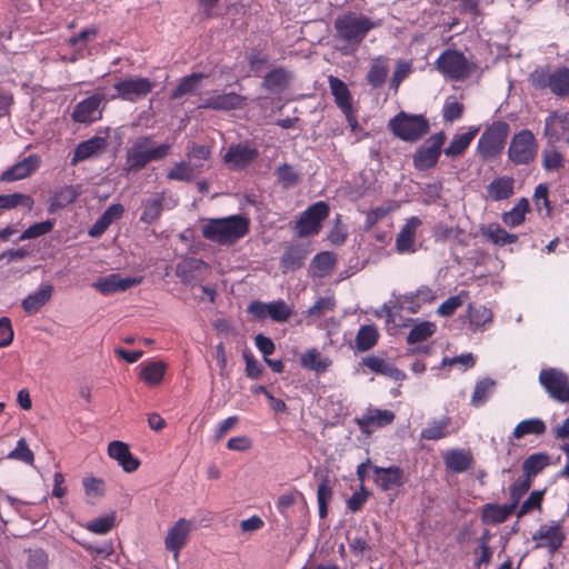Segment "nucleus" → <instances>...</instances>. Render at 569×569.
<instances>
[{
	"label": "nucleus",
	"mask_w": 569,
	"mask_h": 569,
	"mask_svg": "<svg viewBox=\"0 0 569 569\" xmlns=\"http://www.w3.org/2000/svg\"><path fill=\"white\" fill-rule=\"evenodd\" d=\"M550 457L546 452H537L528 456L522 462L523 476L532 479L539 475L548 465Z\"/></svg>",
	"instance_id": "obj_40"
},
{
	"label": "nucleus",
	"mask_w": 569,
	"mask_h": 569,
	"mask_svg": "<svg viewBox=\"0 0 569 569\" xmlns=\"http://www.w3.org/2000/svg\"><path fill=\"white\" fill-rule=\"evenodd\" d=\"M247 104V97L236 92H228L209 97L201 104L203 109L231 111L242 109Z\"/></svg>",
	"instance_id": "obj_24"
},
{
	"label": "nucleus",
	"mask_w": 569,
	"mask_h": 569,
	"mask_svg": "<svg viewBox=\"0 0 569 569\" xmlns=\"http://www.w3.org/2000/svg\"><path fill=\"white\" fill-rule=\"evenodd\" d=\"M116 93L111 100L120 99L131 103L144 99L154 88V82L146 77H128L113 84Z\"/></svg>",
	"instance_id": "obj_10"
},
{
	"label": "nucleus",
	"mask_w": 569,
	"mask_h": 569,
	"mask_svg": "<svg viewBox=\"0 0 569 569\" xmlns=\"http://www.w3.org/2000/svg\"><path fill=\"white\" fill-rule=\"evenodd\" d=\"M291 73L284 67H277L267 72L262 80V88L271 94H281L290 86Z\"/></svg>",
	"instance_id": "obj_26"
},
{
	"label": "nucleus",
	"mask_w": 569,
	"mask_h": 569,
	"mask_svg": "<svg viewBox=\"0 0 569 569\" xmlns=\"http://www.w3.org/2000/svg\"><path fill=\"white\" fill-rule=\"evenodd\" d=\"M52 291V284H42L36 292L28 295L22 300V309L28 313H34L39 311L50 300Z\"/></svg>",
	"instance_id": "obj_33"
},
{
	"label": "nucleus",
	"mask_w": 569,
	"mask_h": 569,
	"mask_svg": "<svg viewBox=\"0 0 569 569\" xmlns=\"http://www.w3.org/2000/svg\"><path fill=\"white\" fill-rule=\"evenodd\" d=\"M546 432V423L540 418H530L520 421L513 429L512 437L521 439L528 435L540 436Z\"/></svg>",
	"instance_id": "obj_45"
},
{
	"label": "nucleus",
	"mask_w": 569,
	"mask_h": 569,
	"mask_svg": "<svg viewBox=\"0 0 569 569\" xmlns=\"http://www.w3.org/2000/svg\"><path fill=\"white\" fill-rule=\"evenodd\" d=\"M483 234L497 246L511 244L518 241L517 234L509 233L499 224H490Z\"/></svg>",
	"instance_id": "obj_50"
},
{
	"label": "nucleus",
	"mask_w": 569,
	"mask_h": 569,
	"mask_svg": "<svg viewBox=\"0 0 569 569\" xmlns=\"http://www.w3.org/2000/svg\"><path fill=\"white\" fill-rule=\"evenodd\" d=\"M377 27V23L371 21L368 17L348 12L338 16L335 20V28L339 37L348 42H361L367 33Z\"/></svg>",
	"instance_id": "obj_7"
},
{
	"label": "nucleus",
	"mask_w": 569,
	"mask_h": 569,
	"mask_svg": "<svg viewBox=\"0 0 569 569\" xmlns=\"http://www.w3.org/2000/svg\"><path fill=\"white\" fill-rule=\"evenodd\" d=\"M308 256V251L298 244H291L286 248L282 257H281V268L287 270H297L300 269L306 261Z\"/></svg>",
	"instance_id": "obj_39"
},
{
	"label": "nucleus",
	"mask_w": 569,
	"mask_h": 569,
	"mask_svg": "<svg viewBox=\"0 0 569 569\" xmlns=\"http://www.w3.org/2000/svg\"><path fill=\"white\" fill-rule=\"evenodd\" d=\"M204 73L196 72L190 76L182 78L178 84V87L171 92L170 99L178 100L186 94L193 93L199 82L204 78Z\"/></svg>",
	"instance_id": "obj_48"
},
{
	"label": "nucleus",
	"mask_w": 569,
	"mask_h": 569,
	"mask_svg": "<svg viewBox=\"0 0 569 569\" xmlns=\"http://www.w3.org/2000/svg\"><path fill=\"white\" fill-rule=\"evenodd\" d=\"M373 482L381 491H389L402 487L407 477L399 466L372 467Z\"/></svg>",
	"instance_id": "obj_17"
},
{
	"label": "nucleus",
	"mask_w": 569,
	"mask_h": 569,
	"mask_svg": "<svg viewBox=\"0 0 569 569\" xmlns=\"http://www.w3.org/2000/svg\"><path fill=\"white\" fill-rule=\"evenodd\" d=\"M478 131V128H470L468 132L456 134L449 146L445 148V154L450 158L462 156L477 136Z\"/></svg>",
	"instance_id": "obj_38"
},
{
	"label": "nucleus",
	"mask_w": 569,
	"mask_h": 569,
	"mask_svg": "<svg viewBox=\"0 0 569 569\" xmlns=\"http://www.w3.org/2000/svg\"><path fill=\"white\" fill-rule=\"evenodd\" d=\"M509 130L507 122L495 121L482 132L477 144V151L481 159L491 160L502 152Z\"/></svg>",
	"instance_id": "obj_6"
},
{
	"label": "nucleus",
	"mask_w": 569,
	"mask_h": 569,
	"mask_svg": "<svg viewBox=\"0 0 569 569\" xmlns=\"http://www.w3.org/2000/svg\"><path fill=\"white\" fill-rule=\"evenodd\" d=\"M451 418L442 417L440 420H432L421 430L420 437L426 440H439L449 435Z\"/></svg>",
	"instance_id": "obj_42"
},
{
	"label": "nucleus",
	"mask_w": 569,
	"mask_h": 569,
	"mask_svg": "<svg viewBox=\"0 0 569 569\" xmlns=\"http://www.w3.org/2000/svg\"><path fill=\"white\" fill-rule=\"evenodd\" d=\"M329 87L336 104L343 112L352 108V97L348 86L339 78L330 76Z\"/></svg>",
	"instance_id": "obj_36"
},
{
	"label": "nucleus",
	"mask_w": 569,
	"mask_h": 569,
	"mask_svg": "<svg viewBox=\"0 0 569 569\" xmlns=\"http://www.w3.org/2000/svg\"><path fill=\"white\" fill-rule=\"evenodd\" d=\"M167 370L168 365L162 360L142 362L140 365L139 378L148 387H157L162 383Z\"/></svg>",
	"instance_id": "obj_30"
},
{
	"label": "nucleus",
	"mask_w": 569,
	"mask_h": 569,
	"mask_svg": "<svg viewBox=\"0 0 569 569\" xmlns=\"http://www.w3.org/2000/svg\"><path fill=\"white\" fill-rule=\"evenodd\" d=\"M152 136H142L136 139L126 153V170L138 172L152 161H160L167 157L171 149L170 143L153 147Z\"/></svg>",
	"instance_id": "obj_3"
},
{
	"label": "nucleus",
	"mask_w": 569,
	"mask_h": 569,
	"mask_svg": "<svg viewBox=\"0 0 569 569\" xmlns=\"http://www.w3.org/2000/svg\"><path fill=\"white\" fill-rule=\"evenodd\" d=\"M33 204L34 201L29 194L19 192L0 194V209L9 210L17 207H23L30 211L33 208Z\"/></svg>",
	"instance_id": "obj_49"
},
{
	"label": "nucleus",
	"mask_w": 569,
	"mask_h": 569,
	"mask_svg": "<svg viewBox=\"0 0 569 569\" xmlns=\"http://www.w3.org/2000/svg\"><path fill=\"white\" fill-rule=\"evenodd\" d=\"M465 107L457 100L448 99L442 108V118L447 122L459 120L463 114Z\"/></svg>",
	"instance_id": "obj_64"
},
{
	"label": "nucleus",
	"mask_w": 569,
	"mask_h": 569,
	"mask_svg": "<svg viewBox=\"0 0 569 569\" xmlns=\"http://www.w3.org/2000/svg\"><path fill=\"white\" fill-rule=\"evenodd\" d=\"M379 333L375 326H361L356 336V347L359 351H368L378 342Z\"/></svg>",
	"instance_id": "obj_47"
},
{
	"label": "nucleus",
	"mask_w": 569,
	"mask_h": 569,
	"mask_svg": "<svg viewBox=\"0 0 569 569\" xmlns=\"http://www.w3.org/2000/svg\"><path fill=\"white\" fill-rule=\"evenodd\" d=\"M54 227V221L52 220H46L41 222H37L30 227H28L19 237V241L27 240V239H36L41 236H44L52 231Z\"/></svg>",
	"instance_id": "obj_59"
},
{
	"label": "nucleus",
	"mask_w": 569,
	"mask_h": 569,
	"mask_svg": "<svg viewBox=\"0 0 569 569\" xmlns=\"http://www.w3.org/2000/svg\"><path fill=\"white\" fill-rule=\"evenodd\" d=\"M247 311L254 320L270 318L274 322H286L293 315L292 308L283 300L272 302L252 301Z\"/></svg>",
	"instance_id": "obj_13"
},
{
	"label": "nucleus",
	"mask_w": 569,
	"mask_h": 569,
	"mask_svg": "<svg viewBox=\"0 0 569 569\" xmlns=\"http://www.w3.org/2000/svg\"><path fill=\"white\" fill-rule=\"evenodd\" d=\"M333 491L330 486L328 477H325L317 489V501L319 507V517L326 518L328 516V503L332 498Z\"/></svg>",
	"instance_id": "obj_52"
},
{
	"label": "nucleus",
	"mask_w": 569,
	"mask_h": 569,
	"mask_svg": "<svg viewBox=\"0 0 569 569\" xmlns=\"http://www.w3.org/2000/svg\"><path fill=\"white\" fill-rule=\"evenodd\" d=\"M543 490H535L529 497L522 502L519 511L517 512V517L521 518L527 513H530L533 510H541L542 500H543Z\"/></svg>",
	"instance_id": "obj_60"
},
{
	"label": "nucleus",
	"mask_w": 569,
	"mask_h": 569,
	"mask_svg": "<svg viewBox=\"0 0 569 569\" xmlns=\"http://www.w3.org/2000/svg\"><path fill=\"white\" fill-rule=\"evenodd\" d=\"M516 180L510 176L495 178L486 187V197L491 201H502L515 194Z\"/></svg>",
	"instance_id": "obj_28"
},
{
	"label": "nucleus",
	"mask_w": 569,
	"mask_h": 569,
	"mask_svg": "<svg viewBox=\"0 0 569 569\" xmlns=\"http://www.w3.org/2000/svg\"><path fill=\"white\" fill-rule=\"evenodd\" d=\"M361 365L377 375H382L393 380H400L405 377V373L396 366L377 356L362 358Z\"/></svg>",
	"instance_id": "obj_32"
},
{
	"label": "nucleus",
	"mask_w": 569,
	"mask_h": 569,
	"mask_svg": "<svg viewBox=\"0 0 569 569\" xmlns=\"http://www.w3.org/2000/svg\"><path fill=\"white\" fill-rule=\"evenodd\" d=\"M537 140L528 129L515 133L508 148V158L515 164H529L537 154Z\"/></svg>",
	"instance_id": "obj_11"
},
{
	"label": "nucleus",
	"mask_w": 569,
	"mask_h": 569,
	"mask_svg": "<svg viewBox=\"0 0 569 569\" xmlns=\"http://www.w3.org/2000/svg\"><path fill=\"white\" fill-rule=\"evenodd\" d=\"M543 133L550 143L569 142V113L552 111L545 120Z\"/></svg>",
	"instance_id": "obj_19"
},
{
	"label": "nucleus",
	"mask_w": 569,
	"mask_h": 569,
	"mask_svg": "<svg viewBox=\"0 0 569 569\" xmlns=\"http://www.w3.org/2000/svg\"><path fill=\"white\" fill-rule=\"evenodd\" d=\"M330 207L326 201H317L302 211L293 227L300 238L316 236L322 228V222L328 218Z\"/></svg>",
	"instance_id": "obj_8"
},
{
	"label": "nucleus",
	"mask_w": 569,
	"mask_h": 569,
	"mask_svg": "<svg viewBox=\"0 0 569 569\" xmlns=\"http://www.w3.org/2000/svg\"><path fill=\"white\" fill-rule=\"evenodd\" d=\"M80 193L81 190L79 186H63L56 189L49 199L48 212L54 213L68 207L77 200Z\"/></svg>",
	"instance_id": "obj_29"
},
{
	"label": "nucleus",
	"mask_w": 569,
	"mask_h": 569,
	"mask_svg": "<svg viewBox=\"0 0 569 569\" xmlns=\"http://www.w3.org/2000/svg\"><path fill=\"white\" fill-rule=\"evenodd\" d=\"M436 332V325L430 321L420 322L410 330L407 337L408 343H417L427 340Z\"/></svg>",
	"instance_id": "obj_54"
},
{
	"label": "nucleus",
	"mask_w": 569,
	"mask_h": 569,
	"mask_svg": "<svg viewBox=\"0 0 569 569\" xmlns=\"http://www.w3.org/2000/svg\"><path fill=\"white\" fill-rule=\"evenodd\" d=\"M191 523L184 518L179 519L168 531L164 539L166 548L173 552L174 559H178L180 550L186 546Z\"/></svg>",
	"instance_id": "obj_22"
},
{
	"label": "nucleus",
	"mask_w": 569,
	"mask_h": 569,
	"mask_svg": "<svg viewBox=\"0 0 569 569\" xmlns=\"http://www.w3.org/2000/svg\"><path fill=\"white\" fill-rule=\"evenodd\" d=\"M515 505L487 503L483 506L482 520L486 523L497 525L505 522L513 512Z\"/></svg>",
	"instance_id": "obj_34"
},
{
	"label": "nucleus",
	"mask_w": 569,
	"mask_h": 569,
	"mask_svg": "<svg viewBox=\"0 0 569 569\" xmlns=\"http://www.w3.org/2000/svg\"><path fill=\"white\" fill-rule=\"evenodd\" d=\"M495 389L496 381L490 378L477 381L470 400L471 406L476 408L483 406L492 396Z\"/></svg>",
	"instance_id": "obj_43"
},
{
	"label": "nucleus",
	"mask_w": 569,
	"mask_h": 569,
	"mask_svg": "<svg viewBox=\"0 0 569 569\" xmlns=\"http://www.w3.org/2000/svg\"><path fill=\"white\" fill-rule=\"evenodd\" d=\"M336 263V256L330 251H322L315 256L312 264L315 269L320 271L321 274H327L331 271Z\"/></svg>",
	"instance_id": "obj_62"
},
{
	"label": "nucleus",
	"mask_w": 569,
	"mask_h": 569,
	"mask_svg": "<svg viewBox=\"0 0 569 569\" xmlns=\"http://www.w3.org/2000/svg\"><path fill=\"white\" fill-rule=\"evenodd\" d=\"M490 535L488 531H485L478 539L479 546L475 550L476 555H479L475 565L480 567L481 565H488L491 561L493 550L489 546Z\"/></svg>",
	"instance_id": "obj_57"
},
{
	"label": "nucleus",
	"mask_w": 569,
	"mask_h": 569,
	"mask_svg": "<svg viewBox=\"0 0 569 569\" xmlns=\"http://www.w3.org/2000/svg\"><path fill=\"white\" fill-rule=\"evenodd\" d=\"M446 139L447 137L443 131H439L427 138L412 156L413 167L418 171H427L435 168L441 156Z\"/></svg>",
	"instance_id": "obj_9"
},
{
	"label": "nucleus",
	"mask_w": 569,
	"mask_h": 569,
	"mask_svg": "<svg viewBox=\"0 0 569 569\" xmlns=\"http://www.w3.org/2000/svg\"><path fill=\"white\" fill-rule=\"evenodd\" d=\"M468 319L472 329H478L492 320V312L485 306L468 307Z\"/></svg>",
	"instance_id": "obj_51"
},
{
	"label": "nucleus",
	"mask_w": 569,
	"mask_h": 569,
	"mask_svg": "<svg viewBox=\"0 0 569 569\" xmlns=\"http://www.w3.org/2000/svg\"><path fill=\"white\" fill-rule=\"evenodd\" d=\"M276 176L278 182L286 189L296 186L299 182V174L296 172L293 167L288 163H283L276 169Z\"/></svg>",
	"instance_id": "obj_58"
},
{
	"label": "nucleus",
	"mask_w": 569,
	"mask_h": 569,
	"mask_svg": "<svg viewBox=\"0 0 569 569\" xmlns=\"http://www.w3.org/2000/svg\"><path fill=\"white\" fill-rule=\"evenodd\" d=\"M300 363L303 368L317 372H325L331 365V360L321 357L320 352L312 348L307 350L300 358Z\"/></svg>",
	"instance_id": "obj_46"
},
{
	"label": "nucleus",
	"mask_w": 569,
	"mask_h": 569,
	"mask_svg": "<svg viewBox=\"0 0 569 569\" xmlns=\"http://www.w3.org/2000/svg\"><path fill=\"white\" fill-rule=\"evenodd\" d=\"M142 281V276L123 278L119 273H111L97 280L93 283V287L98 289L102 295L110 296L114 292L126 291L134 286L140 284Z\"/></svg>",
	"instance_id": "obj_20"
},
{
	"label": "nucleus",
	"mask_w": 569,
	"mask_h": 569,
	"mask_svg": "<svg viewBox=\"0 0 569 569\" xmlns=\"http://www.w3.org/2000/svg\"><path fill=\"white\" fill-rule=\"evenodd\" d=\"M533 541H541L538 547H546L551 552L557 551L566 540V533L560 521L551 520L541 525L532 535Z\"/></svg>",
	"instance_id": "obj_15"
},
{
	"label": "nucleus",
	"mask_w": 569,
	"mask_h": 569,
	"mask_svg": "<svg viewBox=\"0 0 569 569\" xmlns=\"http://www.w3.org/2000/svg\"><path fill=\"white\" fill-rule=\"evenodd\" d=\"M164 193H156L143 201L140 221L147 224L156 222L163 210Z\"/></svg>",
	"instance_id": "obj_37"
},
{
	"label": "nucleus",
	"mask_w": 569,
	"mask_h": 569,
	"mask_svg": "<svg viewBox=\"0 0 569 569\" xmlns=\"http://www.w3.org/2000/svg\"><path fill=\"white\" fill-rule=\"evenodd\" d=\"M422 221L413 216L410 217L400 229L396 238V250L398 253L415 252V241L418 228Z\"/></svg>",
	"instance_id": "obj_25"
},
{
	"label": "nucleus",
	"mask_w": 569,
	"mask_h": 569,
	"mask_svg": "<svg viewBox=\"0 0 569 569\" xmlns=\"http://www.w3.org/2000/svg\"><path fill=\"white\" fill-rule=\"evenodd\" d=\"M389 73V58L379 56L371 60L366 80L373 89H379L386 83Z\"/></svg>",
	"instance_id": "obj_31"
},
{
	"label": "nucleus",
	"mask_w": 569,
	"mask_h": 569,
	"mask_svg": "<svg viewBox=\"0 0 569 569\" xmlns=\"http://www.w3.org/2000/svg\"><path fill=\"white\" fill-rule=\"evenodd\" d=\"M249 218L242 214H233L208 220L201 232L203 238L212 242L233 244L249 232Z\"/></svg>",
	"instance_id": "obj_1"
},
{
	"label": "nucleus",
	"mask_w": 569,
	"mask_h": 569,
	"mask_svg": "<svg viewBox=\"0 0 569 569\" xmlns=\"http://www.w3.org/2000/svg\"><path fill=\"white\" fill-rule=\"evenodd\" d=\"M48 555L43 549L29 550L26 567L27 569H48Z\"/></svg>",
	"instance_id": "obj_63"
},
{
	"label": "nucleus",
	"mask_w": 569,
	"mask_h": 569,
	"mask_svg": "<svg viewBox=\"0 0 569 569\" xmlns=\"http://www.w3.org/2000/svg\"><path fill=\"white\" fill-rule=\"evenodd\" d=\"M531 486L532 481L523 475L509 486L510 503L515 505V508L518 507L520 499L528 492Z\"/></svg>",
	"instance_id": "obj_55"
},
{
	"label": "nucleus",
	"mask_w": 569,
	"mask_h": 569,
	"mask_svg": "<svg viewBox=\"0 0 569 569\" xmlns=\"http://www.w3.org/2000/svg\"><path fill=\"white\" fill-rule=\"evenodd\" d=\"M539 382L553 400L569 403V378L556 368L542 369L539 373Z\"/></svg>",
	"instance_id": "obj_12"
},
{
	"label": "nucleus",
	"mask_w": 569,
	"mask_h": 569,
	"mask_svg": "<svg viewBox=\"0 0 569 569\" xmlns=\"http://www.w3.org/2000/svg\"><path fill=\"white\" fill-rule=\"evenodd\" d=\"M397 208L398 204L395 201H387L386 203L379 207L370 209L366 217V223L368 228L373 227L376 223H378L389 213L395 211Z\"/></svg>",
	"instance_id": "obj_56"
},
{
	"label": "nucleus",
	"mask_w": 569,
	"mask_h": 569,
	"mask_svg": "<svg viewBox=\"0 0 569 569\" xmlns=\"http://www.w3.org/2000/svg\"><path fill=\"white\" fill-rule=\"evenodd\" d=\"M529 210L530 204L528 199L521 198L511 210L502 213V221L511 228L518 227L525 221Z\"/></svg>",
	"instance_id": "obj_44"
},
{
	"label": "nucleus",
	"mask_w": 569,
	"mask_h": 569,
	"mask_svg": "<svg viewBox=\"0 0 569 569\" xmlns=\"http://www.w3.org/2000/svg\"><path fill=\"white\" fill-rule=\"evenodd\" d=\"M210 267L202 259L186 258L177 264L176 274L186 284H192L204 278Z\"/></svg>",
	"instance_id": "obj_21"
},
{
	"label": "nucleus",
	"mask_w": 569,
	"mask_h": 569,
	"mask_svg": "<svg viewBox=\"0 0 569 569\" xmlns=\"http://www.w3.org/2000/svg\"><path fill=\"white\" fill-rule=\"evenodd\" d=\"M395 413L391 410L368 408L361 417H356L355 422L365 435L372 433L376 429L386 427L395 420Z\"/></svg>",
	"instance_id": "obj_18"
},
{
	"label": "nucleus",
	"mask_w": 569,
	"mask_h": 569,
	"mask_svg": "<svg viewBox=\"0 0 569 569\" xmlns=\"http://www.w3.org/2000/svg\"><path fill=\"white\" fill-rule=\"evenodd\" d=\"M388 129L400 140L413 143L421 140L430 131V123L422 114H410L400 111L389 120Z\"/></svg>",
	"instance_id": "obj_4"
},
{
	"label": "nucleus",
	"mask_w": 569,
	"mask_h": 569,
	"mask_svg": "<svg viewBox=\"0 0 569 569\" xmlns=\"http://www.w3.org/2000/svg\"><path fill=\"white\" fill-rule=\"evenodd\" d=\"M436 69L452 81H465L476 71L477 63L461 51L446 49L435 61Z\"/></svg>",
	"instance_id": "obj_5"
},
{
	"label": "nucleus",
	"mask_w": 569,
	"mask_h": 569,
	"mask_svg": "<svg viewBox=\"0 0 569 569\" xmlns=\"http://www.w3.org/2000/svg\"><path fill=\"white\" fill-rule=\"evenodd\" d=\"M41 163L38 154H30L21 161L4 170L0 177L1 181L12 182L30 177Z\"/></svg>",
	"instance_id": "obj_23"
},
{
	"label": "nucleus",
	"mask_w": 569,
	"mask_h": 569,
	"mask_svg": "<svg viewBox=\"0 0 569 569\" xmlns=\"http://www.w3.org/2000/svg\"><path fill=\"white\" fill-rule=\"evenodd\" d=\"M202 168V163L194 162V166H191L189 162L180 161L168 171L167 178L169 180L190 182Z\"/></svg>",
	"instance_id": "obj_41"
},
{
	"label": "nucleus",
	"mask_w": 569,
	"mask_h": 569,
	"mask_svg": "<svg viewBox=\"0 0 569 569\" xmlns=\"http://www.w3.org/2000/svg\"><path fill=\"white\" fill-rule=\"evenodd\" d=\"M106 100L104 93L97 91L90 97L78 102L71 113L77 123L90 124L102 118L101 104Z\"/></svg>",
	"instance_id": "obj_14"
},
{
	"label": "nucleus",
	"mask_w": 569,
	"mask_h": 569,
	"mask_svg": "<svg viewBox=\"0 0 569 569\" xmlns=\"http://www.w3.org/2000/svg\"><path fill=\"white\" fill-rule=\"evenodd\" d=\"M108 455L117 460L126 472H133L140 466L139 459L131 453L129 446L122 441L116 440L110 442Z\"/></svg>",
	"instance_id": "obj_27"
},
{
	"label": "nucleus",
	"mask_w": 569,
	"mask_h": 569,
	"mask_svg": "<svg viewBox=\"0 0 569 569\" xmlns=\"http://www.w3.org/2000/svg\"><path fill=\"white\" fill-rule=\"evenodd\" d=\"M101 147V140L99 138H92L79 143L74 150L72 163L83 161L91 156L96 154Z\"/></svg>",
	"instance_id": "obj_53"
},
{
	"label": "nucleus",
	"mask_w": 569,
	"mask_h": 569,
	"mask_svg": "<svg viewBox=\"0 0 569 569\" xmlns=\"http://www.w3.org/2000/svg\"><path fill=\"white\" fill-rule=\"evenodd\" d=\"M259 156L257 148L249 143L231 144L223 156L224 163L234 171L243 170Z\"/></svg>",
	"instance_id": "obj_16"
},
{
	"label": "nucleus",
	"mask_w": 569,
	"mask_h": 569,
	"mask_svg": "<svg viewBox=\"0 0 569 569\" xmlns=\"http://www.w3.org/2000/svg\"><path fill=\"white\" fill-rule=\"evenodd\" d=\"M336 301L332 297L319 298L307 311L308 317L320 318L335 309Z\"/></svg>",
	"instance_id": "obj_61"
},
{
	"label": "nucleus",
	"mask_w": 569,
	"mask_h": 569,
	"mask_svg": "<svg viewBox=\"0 0 569 569\" xmlns=\"http://www.w3.org/2000/svg\"><path fill=\"white\" fill-rule=\"evenodd\" d=\"M529 84L539 92H550L557 98L569 96V68L537 67L528 77Z\"/></svg>",
	"instance_id": "obj_2"
},
{
	"label": "nucleus",
	"mask_w": 569,
	"mask_h": 569,
	"mask_svg": "<svg viewBox=\"0 0 569 569\" xmlns=\"http://www.w3.org/2000/svg\"><path fill=\"white\" fill-rule=\"evenodd\" d=\"M443 461L448 470L460 473L467 471L471 467L473 458L470 452H466L460 449H452L445 455Z\"/></svg>",
	"instance_id": "obj_35"
}]
</instances>
